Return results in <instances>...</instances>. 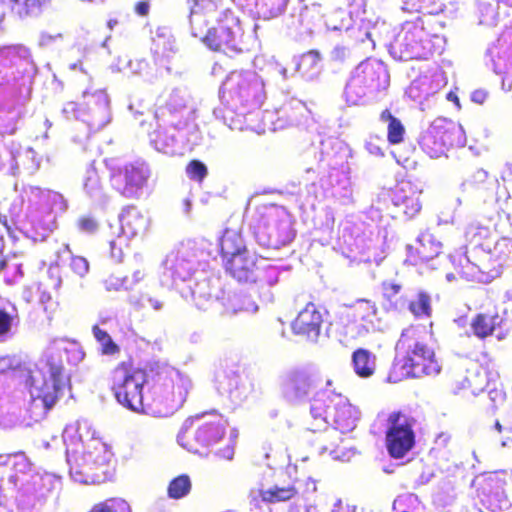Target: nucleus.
<instances>
[{
	"instance_id": "obj_1",
	"label": "nucleus",
	"mask_w": 512,
	"mask_h": 512,
	"mask_svg": "<svg viewBox=\"0 0 512 512\" xmlns=\"http://www.w3.org/2000/svg\"><path fill=\"white\" fill-rule=\"evenodd\" d=\"M64 355L68 363L77 365L84 359L85 352L75 342L54 339L36 363L0 358V372L7 370L11 378L25 384L30 397L27 411L35 422L45 418L70 385V375L63 364Z\"/></svg>"
},
{
	"instance_id": "obj_2",
	"label": "nucleus",
	"mask_w": 512,
	"mask_h": 512,
	"mask_svg": "<svg viewBox=\"0 0 512 512\" xmlns=\"http://www.w3.org/2000/svg\"><path fill=\"white\" fill-rule=\"evenodd\" d=\"M112 389L124 407L154 417H167L183 406L192 381L171 366H163L146 376L139 370L130 372L121 364L113 371Z\"/></svg>"
},
{
	"instance_id": "obj_3",
	"label": "nucleus",
	"mask_w": 512,
	"mask_h": 512,
	"mask_svg": "<svg viewBox=\"0 0 512 512\" xmlns=\"http://www.w3.org/2000/svg\"><path fill=\"white\" fill-rule=\"evenodd\" d=\"M61 487V477L36 471L25 453L0 455V493L23 512H39Z\"/></svg>"
},
{
	"instance_id": "obj_4",
	"label": "nucleus",
	"mask_w": 512,
	"mask_h": 512,
	"mask_svg": "<svg viewBox=\"0 0 512 512\" xmlns=\"http://www.w3.org/2000/svg\"><path fill=\"white\" fill-rule=\"evenodd\" d=\"M220 3L221 0H186L183 10L192 36L211 50L233 57L246 49L244 33L239 18L231 10L218 13Z\"/></svg>"
},
{
	"instance_id": "obj_5",
	"label": "nucleus",
	"mask_w": 512,
	"mask_h": 512,
	"mask_svg": "<svg viewBox=\"0 0 512 512\" xmlns=\"http://www.w3.org/2000/svg\"><path fill=\"white\" fill-rule=\"evenodd\" d=\"M68 203L51 190L36 186L23 187L10 206V216L16 228L34 242L44 241L56 227L55 212L63 213Z\"/></svg>"
},
{
	"instance_id": "obj_6",
	"label": "nucleus",
	"mask_w": 512,
	"mask_h": 512,
	"mask_svg": "<svg viewBox=\"0 0 512 512\" xmlns=\"http://www.w3.org/2000/svg\"><path fill=\"white\" fill-rule=\"evenodd\" d=\"M66 461L71 479L77 483H94L100 480L94 471L107 464L111 453L107 445L96 437V431L87 419L67 425L63 431Z\"/></svg>"
},
{
	"instance_id": "obj_7",
	"label": "nucleus",
	"mask_w": 512,
	"mask_h": 512,
	"mask_svg": "<svg viewBox=\"0 0 512 512\" xmlns=\"http://www.w3.org/2000/svg\"><path fill=\"white\" fill-rule=\"evenodd\" d=\"M37 73L30 50L23 45L0 46V108L21 118L32 78Z\"/></svg>"
},
{
	"instance_id": "obj_8",
	"label": "nucleus",
	"mask_w": 512,
	"mask_h": 512,
	"mask_svg": "<svg viewBox=\"0 0 512 512\" xmlns=\"http://www.w3.org/2000/svg\"><path fill=\"white\" fill-rule=\"evenodd\" d=\"M227 107L224 123L232 130H243L247 116L258 110L266 99L265 83L254 71H233L222 84Z\"/></svg>"
},
{
	"instance_id": "obj_9",
	"label": "nucleus",
	"mask_w": 512,
	"mask_h": 512,
	"mask_svg": "<svg viewBox=\"0 0 512 512\" xmlns=\"http://www.w3.org/2000/svg\"><path fill=\"white\" fill-rule=\"evenodd\" d=\"M310 415L315 423L309 429L313 432L325 430L324 434L320 435L321 441L337 437V431H352L360 418L358 409L332 388L330 380L327 381L326 388L317 391L312 398Z\"/></svg>"
},
{
	"instance_id": "obj_10",
	"label": "nucleus",
	"mask_w": 512,
	"mask_h": 512,
	"mask_svg": "<svg viewBox=\"0 0 512 512\" xmlns=\"http://www.w3.org/2000/svg\"><path fill=\"white\" fill-rule=\"evenodd\" d=\"M317 158V174L323 187L329 186L331 197L342 205L354 203L350 150L341 140L333 137L322 139Z\"/></svg>"
},
{
	"instance_id": "obj_11",
	"label": "nucleus",
	"mask_w": 512,
	"mask_h": 512,
	"mask_svg": "<svg viewBox=\"0 0 512 512\" xmlns=\"http://www.w3.org/2000/svg\"><path fill=\"white\" fill-rule=\"evenodd\" d=\"M430 16H418L405 21L388 45L390 55L399 61L428 59L440 53L443 38L429 30Z\"/></svg>"
},
{
	"instance_id": "obj_12",
	"label": "nucleus",
	"mask_w": 512,
	"mask_h": 512,
	"mask_svg": "<svg viewBox=\"0 0 512 512\" xmlns=\"http://www.w3.org/2000/svg\"><path fill=\"white\" fill-rule=\"evenodd\" d=\"M489 235L490 230L478 223L466 227L465 238L468 244L465 253L456 252L449 256L452 265L463 278L488 283L498 275V271L488 270L487 260L491 251Z\"/></svg>"
},
{
	"instance_id": "obj_13",
	"label": "nucleus",
	"mask_w": 512,
	"mask_h": 512,
	"mask_svg": "<svg viewBox=\"0 0 512 512\" xmlns=\"http://www.w3.org/2000/svg\"><path fill=\"white\" fill-rule=\"evenodd\" d=\"M390 84V76L383 62L368 58L358 64L344 89L349 105H365L382 97Z\"/></svg>"
},
{
	"instance_id": "obj_14",
	"label": "nucleus",
	"mask_w": 512,
	"mask_h": 512,
	"mask_svg": "<svg viewBox=\"0 0 512 512\" xmlns=\"http://www.w3.org/2000/svg\"><path fill=\"white\" fill-rule=\"evenodd\" d=\"M250 230L259 247L276 251L289 245L294 237L292 220L288 211L278 205L263 206L250 223Z\"/></svg>"
},
{
	"instance_id": "obj_15",
	"label": "nucleus",
	"mask_w": 512,
	"mask_h": 512,
	"mask_svg": "<svg viewBox=\"0 0 512 512\" xmlns=\"http://www.w3.org/2000/svg\"><path fill=\"white\" fill-rule=\"evenodd\" d=\"M207 256L208 254L194 241L181 243L176 250L166 256L163 262L160 273L161 285L168 289L179 290L180 287L192 281L195 270L210 267Z\"/></svg>"
},
{
	"instance_id": "obj_16",
	"label": "nucleus",
	"mask_w": 512,
	"mask_h": 512,
	"mask_svg": "<svg viewBox=\"0 0 512 512\" xmlns=\"http://www.w3.org/2000/svg\"><path fill=\"white\" fill-rule=\"evenodd\" d=\"M227 421L216 410L187 418L177 436L178 443L189 452L217 444L225 435Z\"/></svg>"
},
{
	"instance_id": "obj_17",
	"label": "nucleus",
	"mask_w": 512,
	"mask_h": 512,
	"mask_svg": "<svg viewBox=\"0 0 512 512\" xmlns=\"http://www.w3.org/2000/svg\"><path fill=\"white\" fill-rule=\"evenodd\" d=\"M418 143L429 157L439 158L452 147L464 146L466 137L461 125L437 118L421 133Z\"/></svg>"
},
{
	"instance_id": "obj_18",
	"label": "nucleus",
	"mask_w": 512,
	"mask_h": 512,
	"mask_svg": "<svg viewBox=\"0 0 512 512\" xmlns=\"http://www.w3.org/2000/svg\"><path fill=\"white\" fill-rule=\"evenodd\" d=\"M196 108L186 88H174L165 102L157 108L154 118L161 126L186 128L187 133L195 136L198 132L195 120Z\"/></svg>"
},
{
	"instance_id": "obj_19",
	"label": "nucleus",
	"mask_w": 512,
	"mask_h": 512,
	"mask_svg": "<svg viewBox=\"0 0 512 512\" xmlns=\"http://www.w3.org/2000/svg\"><path fill=\"white\" fill-rule=\"evenodd\" d=\"M208 269L195 270L192 281L178 290L184 299H190L200 310H207L214 305L220 307L225 295L220 278Z\"/></svg>"
},
{
	"instance_id": "obj_20",
	"label": "nucleus",
	"mask_w": 512,
	"mask_h": 512,
	"mask_svg": "<svg viewBox=\"0 0 512 512\" xmlns=\"http://www.w3.org/2000/svg\"><path fill=\"white\" fill-rule=\"evenodd\" d=\"M150 176L149 165L138 159L112 170L110 181L112 187L122 196L138 199L143 195Z\"/></svg>"
},
{
	"instance_id": "obj_21",
	"label": "nucleus",
	"mask_w": 512,
	"mask_h": 512,
	"mask_svg": "<svg viewBox=\"0 0 512 512\" xmlns=\"http://www.w3.org/2000/svg\"><path fill=\"white\" fill-rule=\"evenodd\" d=\"M416 420L401 412H393L387 420L386 446L389 455L403 458L415 445Z\"/></svg>"
},
{
	"instance_id": "obj_22",
	"label": "nucleus",
	"mask_w": 512,
	"mask_h": 512,
	"mask_svg": "<svg viewBox=\"0 0 512 512\" xmlns=\"http://www.w3.org/2000/svg\"><path fill=\"white\" fill-rule=\"evenodd\" d=\"M156 124L157 128L149 133V141L151 146L160 153L169 156L183 155L198 142V132L192 136L184 127L161 126L158 121Z\"/></svg>"
},
{
	"instance_id": "obj_23",
	"label": "nucleus",
	"mask_w": 512,
	"mask_h": 512,
	"mask_svg": "<svg viewBox=\"0 0 512 512\" xmlns=\"http://www.w3.org/2000/svg\"><path fill=\"white\" fill-rule=\"evenodd\" d=\"M311 111L300 99L291 97L274 111L263 112L264 125H269L272 131L285 129L291 126L308 127L312 121Z\"/></svg>"
},
{
	"instance_id": "obj_24",
	"label": "nucleus",
	"mask_w": 512,
	"mask_h": 512,
	"mask_svg": "<svg viewBox=\"0 0 512 512\" xmlns=\"http://www.w3.org/2000/svg\"><path fill=\"white\" fill-rule=\"evenodd\" d=\"M261 479L259 482V496L262 501L269 504H276L291 500L298 494L294 484H284L280 477L284 475L282 467H277L267 462L259 466Z\"/></svg>"
},
{
	"instance_id": "obj_25",
	"label": "nucleus",
	"mask_w": 512,
	"mask_h": 512,
	"mask_svg": "<svg viewBox=\"0 0 512 512\" xmlns=\"http://www.w3.org/2000/svg\"><path fill=\"white\" fill-rule=\"evenodd\" d=\"M318 381V372L312 366L291 369L282 380L283 397L292 404L302 403L309 397Z\"/></svg>"
},
{
	"instance_id": "obj_26",
	"label": "nucleus",
	"mask_w": 512,
	"mask_h": 512,
	"mask_svg": "<svg viewBox=\"0 0 512 512\" xmlns=\"http://www.w3.org/2000/svg\"><path fill=\"white\" fill-rule=\"evenodd\" d=\"M422 334L423 330L414 326H410L402 331L395 346L396 356L388 377L390 382L400 381L398 368L401 365H407V362H409L411 358L421 356V353L427 346L422 338Z\"/></svg>"
},
{
	"instance_id": "obj_27",
	"label": "nucleus",
	"mask_w": 512,
	"mask_h": 512,
	"mask_svg": "<svg viewBox=\"0 0 512 512\" xmlns=\"http://www.w3.org/2000/svg\"><path fill=\"white\" fill-rule=\"evenodd\" d=\"M86 98L83 122L90 131L97 132L111 121L110 100L107 93L97 90L92 94H84Z\"/></svg>"
},
{
	"instance_id": "obj_28",
	"label": "nucleus",
	"mask_w": 512,
	"mask_h": 512,
	"mask_svg": "<svg viewBox=\"0 0 512 512\" xmlns=\"http://www.w3.org/2000/svg\"><path fill=\"white\" fill-rule=\"evenodd\" d=\"M217 390L227 397L233 406L242 405L248 398L250 389L242 381L235 369L223 370L216 374Z\"/></svg>"
},
{
	"instance_id": "obj_29",
	"label": "nucleus",
	"mask_w": 512,
	"mask_h": 512,
	"mask_svg": "<svg viewBox=\"0 0 512 512\" xmlns=\"http://www.w3.org/2000/svg\"><path fill=\"white\" fill-rule=\"evenodd\" d=\"M421 190L410 181H401L392 190V206L407 218H413L421 210Z\"/></svg>"
},
{
	"instance_id": "obj_30",
	"label": "nucleus",
	"mask_w": 512,
	"mask_h": 512,
	"mask_svg": "<svg viewBox=\"0 0 512 512\" xmlns=\"http://www.w3.org/2000/svg\"><path fill=\"white\" fill-rule=\"evenodd\" d=\"M322 323L321 310L314 303L308 302L292 323V330L295 334L301 335L311 342H316L320 336Z\"/></svg>"
},
{
	"instance_id": "obj_31",
	"label": "nucleus",
	"mask_w": 512,
	"mask_h": 512,
	"mask_svg": "<svg viewBox=\"0 0 512 512\" xmlns=\"http://www.w3.org/2000/svg\"><path fill=\"white\" fill-rule=\"evenodd\" d=\"M441 366L435 359L433 349L426 346L417 358H411L407 365H401L398 368V377L400 380L406 377L420 378L423 376H435L439 374Z\"/></svg>"
},
{
	"instance_id": "obj_32",
	"label": "nucleus",
	"mask_w": 512,
	"mask_h": 512,
	"mask_svg": "<svg viewBox=\"0 0 512 512\" xmlns=\"http://www.w3.org/2000/svg\"><path fill=\"white\" fill-rule=\"evenodd\" d=\"M224 261L226 271L238 282H255L256 275V256L255 253L244 251L235 257L227 258Z\"/></svg>"
},
{
	"instance_id": "obj_33",
	"label": "nucleus",
	"mask_w": 512,
	"mask_h": 512,
	"mask_svg": "<svg viewBox=\"0 0 512 512\" xmlns=\"http://www.w3.org/2000/svg\"><path fill=\"white\" fill-rule=\"evenodd\" d=\"M354 316L356 321H359L358 335H365L383 329L382 320L378 316V309L375 303L370 300H357L354 304Z\"/></svg>"
},
{
	"instance_id": "obj_34",
	"label": "nucleus",
	"mask_w": 512,
	"mask_h": 512,
	"mask_svg": "<svg viewBox=\"0 0 512 512\" xmlns=\"http://www.w3.org/2000/svg\"><path fill=\"white\" fill-rule=\"evenodd\" d=\"M474 334L479 338H485L495 333L498 340L505 337L504 330L508 329L507 321L498 314H478L471 323Z\"/></svg>"
},
{
	"instance_id": "obj_35",
	"label": "nucleus",
	"mask_w": 512,
	"mask_h": 512,
	"mask_svg": "<svg viewBox=\"0 0 512 512\" xmlns=\"http://www.w3.org/2000/svg\"><path fill=\"white\" fill-rule=\"evenodd\" d=\"M120 229L123 238L132 239L136 236L143 235L149 224L147 217L134 206L125 208L119 216Z\"/></svg>"
},
{
	"instance_id": "obj_36",
	"label": "nucleus",
	"mask_w": 512,
	"mask_h": 512,
	"mask_svg": "<svg viewBox=\"0 0 512 512\" xmlns=\"http://www.w3.org/2000/svg\"><path fill=\"white\" fill-rule=\"evenodd\" d=\"M51 0H0V6L21 19L36 18L49 6Z\"/></svg>"
},
{
	"instance_id": "obj_37",
	"label": "nucleus",
	"mask_w": 512,
	"mask_h": 512,
	"mask_svg": "<svg viewBox=\"0 0 512 512\" xmlns=\"http://www.w3.org/2000/svg\"><path fill=\"white\" fill-rule=\"evenodd\" d=\"M293 61L295 63V71L307 81L317 79L322 73V56L318 50H309L300 56L294 57Z\"/></svg>"
},
{
	"instance_id": "obj_38",
	"label": "nucleus",
	"mask_w": 512,
	"mask_h": 512,
	"mask_svg": "<svg viewBox=\"0 0 512 512\" xmlns=\"http://www.w3.org/2000/svg\"><path fill=\"white\" fill-rule=\"evenodd\" d=\"M486 66L496 74L502 75L501 87L504 91L512 90V65L500 55L499 48L495 45L489 47L485 54Z\"/></svg>"
},
{
	"instance_id": "obj_39",
	"label": "nucleus",
	"mask_w": 512,
	"mask_h": 512,
	"mask_svg": "<svg viewBox=\"0 0 512 512\" xmlns=\"http://www.w3.org/2000/svg\"><path fill=\"white\" fill-rule=\"evenodd\" d=\"M497 3L477 2V13L479 24L486 26H496L502 14H507V8H512V0H496Z\"/></svg>"
},
{
	"instance_id": "obj_40",
	"label": "nucleus",
	"mask_w": 512,
	"mask_h": 512,
	"mask_svg": "<svg viewBox=\"0 0 512 512\" xmlns=\"http://www.w3.org/2000/svg\"><path fill=\"white\" fill-rule=\"evenodd\" d=\"M83 190L87 197L96 204L104 206L108 203V195L93 163L90 164L83 176Z\"/></svg>"
},
{
	"instance_id": "obj_41",
	"label": "nucleus",
	"mask_w": 512,
	"mask_h": 512,
	"mask_svg": "<svg viewBox=\"0 0 512 512\" xmlns=\"http://www.w3.org/2000/svg\"><path fill=\"white\" fill-rule=\"evenodd\" d=\"M220 307L221 313L236 314L238 312L255 313L258 310L257 304L249 296L242 292L229 294L223 297Z\"/></svg>"
},
{
	"instance_id": "obj_42",
	"label": "nucleus",
	"mask_w": 512,
	"mask_h": 512,
	"mask_svg": "<svg viewBox=\"0 0 512 512\" xmlns=\"http://www.w3.org/2000/svg\"><path fill=\"white\" fill-rule=\"evenodd\" d=\"M219 245L223 260L235 257L238 254L244 253V251H249L240 231L231 228L224 230Z\"/></svg>"
},
{
	"instance_id": "obj_43",
	"label": "nucleus",
	"mask_w": 512,
	"mask_h": 512,
	"mask_svg": "<svg viewBox=\"0 0 512 512\" xmlns=\"http://www.w3.org/2000/svg\"><path fill=\"white\" fill-rule=\"evenodd\" d=\"M0 275L8 285H14L24 276L23 257L18 254L7 255L0 260Z\"/></svg>"
},
{
	"instance_id": "obj_44",
	"label": "nucleus",
	"mask_w": 512,
	"mask_h": 512,
	"mask_svg": "<svg viewBox=\"0 0 512 512\" xmlns=\"http://www.w3.org/2000/svg\"><path fill=\"white\" fill-rule=\"evenodd\" d=\"M288 3L289 0H256L248 11L258 18L269 20L282 15Z\"/></svg>"
},
{
	"instance_id": "obj_45",
	"label": "nucleus",
	"mask_w": 512,
	"mask_h": 512,
	"mask_svg": "<svg viewBox=\"0 0 512 512\" xmlns=\"http://www.w3.org/2000/svg\"><path fill=\"white\" fill-rule=\"evenodd\" d=\"M352 365L359 377L369 378L376 369V356L367 349L359 348L352 354Z\"/></svg>"
},
{
	"instance_id": "obj_46",
	"label": "nucleus",
	"mask_w": 512,
	"mask_h": 512,
	"mask_svg": "<svg viewBox=\"0 0 512 512\" xmlns=\"http://www.w3.org/2000/svg\"><path fill=\"white\" fill-rule=\"evenodd\" d=\"M442 244L428 231L419 234L415 250L421 261H430L440 254Z\"/></svg>"
},
{
	"instance_id": "obj_47",
	"label": "nucleus",
	"mask_w": 512,
	"mask_h": 512,
	"mask_svg": "<svg viewBox=\"0 0 512 512\" xmlns=\"http://www.w3.org/2000/svg\"><path fill=\"white\" fill-rule=\"evenodd\" d=\"M380 121L387 125V139L389 143L398 144L403 141L405 134L404 125L388 109L381 112Z\"/></svg>"
},
{
	"instance_id": "obj_48",
	"label": "nucleus",
	"mask_w": 512,
	"mask_h": 512,
	"mask_svg": "<svg viewBox=\"0 0 512 512\" xmlns=\"http://www.w3.org/2000/svg\"><path fill=\"white\" fill-rule=\"evenodd\" d=\"M92 334L99 345V351L105 356H114L120 353V347L106 330H103L99 325L92 327Z\"/></svg>"
},
{
	"instance_id": "obj_49",
	"label": "nucleus",
	"mask_w": 512,
	"mask_h": 512,
	"mask_svg": "<svg viewBox=\"0 0 512 512\" xmlns=\"http://www.w3.org/2000/svg\"><path fill=\"white\" fill-rule=\"evenodd\" d=\"M155 51L164 57H169L170 54L176 51V41L166 28H159L153 38Z\"/></svg>"
},
{
	"instance_id": "obj_50",
	"label": "nucleus",
	"mask_w": 512,
	"mask_h": 512,
	"mask_svg": "<svg viewBox=\"0 0 512 512\" xmlns=\"http://www.w3.org/2000/svg\"><path fill=\"white\" fill-rule=\"evenodd\" d=\"M443 6L442 0H405L403 9L409 12L433 15L441 12Z\"/></svg>"
},
{
	"instance_id": "obj_51",
	"label": "nucleus",
	"mask_w": 512,
	"mask_h": 512,
	"mask_svg": "<svg viewBox=\"0 0 512 512\" xmlns=\"http://www.w3.org/2000/svg\"><path fill=\"white\" fill-rule=\"evenodd\" d=\"M494 257L499 266L512 264V239L503 237L494 243L493 249L489 252V258Z\"/></svg>"
},
{
	"instance_id": "obj_52",
	"label": "nucleus",
	"mask_w": 512,
	"mask_h": 512,
	"mask_svg": "<svg viewBox=\"0 0 512 512\" xmlns=\"http://www.w3.org/2000/svg\"><path fill=\"white\" fill-rule=\"evenodd\" d=\"M416 317H430L431 297L426 292H419L415 299H409L406 307Z\"/></svg>"
},
{
	"instance_id": "obj_53",
	"label": "nucleus",
	"mask_w": 512,
	"mask_h": 512,
	"mask_svg": "<svg viewBox=\"0 0 512 512\" xmlns=\"http://www.w3.org/2000/svg\"><path fill=\"white\" fill-rule=\"evenodd\" d=\"M392 204V190H382L379 192L375 199L372 200L371 206L368 210V216L373 221H378L382 217V212L389 208Z\"/></svg>"
},
{
	"instance_id": "obj_54",
	"label": "nucleus",
	"mask_w": 512,
	"mask_h": 512,
	"mask_svg": "<svg viewBox=\"0 0 512 512\" xmlns=\"http://www.w3.org/2000/svg\"><path fill=\"white\" fill-rule=\"evenodd\" d=\"M191 480L187 475H180L174 478L168 486V496L171 499H181L191 491Z\"/></svg>"
},
{
	"instance_id": "obj_55",
	"label": "nucleus",
	"mask_w": 512,
	"mask_h": 512,
	"mask_svg": "<svg viewBox=\"0 0 512 512\" xmlns=\"http://www.w3.org/2000/svg\"><path fill=\"white\" fill-rule=\"evenodd\" d=\"M149 63L144 59L126 60L123 66L118 67V71L140 76L146 81H152L149 75Z\"/></svg>"
},
{
	"instance_id": "obj_56",
	"label": "nucleus",
	"mask_w": 512,
	"mask_h": 512,
	"mask_svg": "<svg viewBox=\"0 0 512 512\" xmlns=\"http://www.w3.org/2000/svg\"><path fill=\"white\" fill-rule=\"evenodd\" d=\"M74 226L78 233L86 236H92L98 232L100 224L94 215L91 213H85L75 220Z\"/></svg>"
},
{
	"instance_id": "obj_57",
	"label": "nucleus",
	"mask_w": 512,
	"mask_h": 512,
	"mask_svg": "<svg viewBox=\"0 0 512 512\" xmlns=\"http://www.w3.org/2000/svg\"><path fill=\"white\" fill-rule=\"evenodd\" d=\"M420 505L419 498L415 494H403L398 496L392 505L394 512H417Z\"/></svg>"
},
{
	"instance_id": "obj_58",
	"label": "nucleus",
	"mask_w": 512,
	"mask_h": 512,
	"mask_svg": "<svg viewBox=\"0 0 512 512\" xmlns=\"http://www.w3.org/2000/svg\"><path fill=\"white\" fill-rule=\"evenodd\" d=\"M90 512H131L129 504L122 499H112L95 505Z\"/></svg>"
},
{
	"instance_id": "obj_59",
	"label": "nucleus",
	"mask_w": 512,
	"mask_h": 512,
	"mask_svg": "<svg viewBox=\"0 0 512 512\" xmlns=\"http://www.w3.org/2000/svg\"><path fill=\"white\" fill-rule=\"evenodd\" d=\"M358 228H351L350 226L344 227V242L348 245L350 250H362L365 247V238L358 233Z\"/></svg>"
},
{
	"instance_id": "obj_60",
	"label": "nucleus",
	"mask_w": 512,
	"mask_h": 512,
	"mask_svg": "<svg viewBox=\"0 0 512 512\" xmlns=\"http://www.w3.org/2000/svg\"><path fill=\"white\" fill-rule=\"evenodd\" d=\"M14 316L4 309L0 308V341L7 340L10 336L14 323Z\"/></svg>"
},
{
	"instance_id": "obj_61",
	"label": "nucleus",
	"mask_w": 512,
	"mask_h": 512,
	"mask_svg": "<svg viewBox=\"0 0 512 512\" xmlns=\"http://www.w3.org/2000/svg\"><path fill=\"white\" fill-rule=\"evenodd\" d=\"M352 57V51L348 46H345L343 44H337L335 45L330 53H329V59L330 61L334 63H345L348 60H350Z\"/></svg>"
},
{
	"instance_id": "obj_62",
	"label": "nucleus",
	"mask_w": 512,
	"mask_h": 512,
	"mask_svg": "<svg viewBox=\"0 0 512 512\" xmlns=\"http://www.w3.org/2000/svg\"><path fill=\"white\" fill-rule=\"evenodd\" d=\"M186 172L191 179L200 182L207 175V167L203 162L199 160H193L188 164Z\"/></svg>"
},
{
	"instance_id": "obj_63",
	"label": "nucleus",
	"mask_w": 512,
	"mask_h": 512,
	"mask_svg": "<svg viewBox=\"0 0 512 512\" xmlns=\"http://www.w3.org/2000/svg\"><path fill=\"white\" fill-rule=\"evenodd\" d=\"M63 117L67 120L77 119L83 122L84 110L76 102L70 101L64 104L62 111Z\"/></svg>"
},
{
	"instance_id": "obj_64",
	"label": "nucleus",
	"mask_w": 512,
	"mask_h": 512,
	"mask_svg": "<svg viewBox=\"0 0 512 512\" xmlns=\"http://www.w3.org/2000/svg\"><path fill=\"white\" fill-rule=\"evenodd\" d=\"M409 297L407 295L394 296L393 300H386L383 303V308L387 311H404L408 305Z\"/></svg>"
}]
</instances>
